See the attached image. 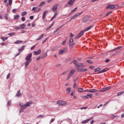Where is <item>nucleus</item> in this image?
Returning <instances> with one entry per match:
<instances>
[{
  "mask_svg": "<svg viewBox=\"0 0 124 124\" xmlns=\"http://www.w3.org/2000/svg\"><path fill=\"white\" fill-rule=\"evenodd\" d=\"M21 20L23 22H25V21L26 20V18H25V17H21Z\"/></svg>",
  "mask_w": 124,
  "mask_h": 124,
  "instance_id": "nucleus-52",
  "label": "nucleus"
},
{
  "mask_svg": "<svg viewBox=\"0 0 124 124\" xmlns=\"http://www.w3.org/2000/svg\"><path fill=\"white\" fill-rule=\"evenodd\" d=\"M12 4V0H9V5Z\"/></svg>",
  "mask_w": 124,
  "mask_h": 124,
  "instance_id": "nucleus-48",
  "label": "nucleus"
},
{
  "mask_svg": "<svg viewBox=\"0 0 124 124\" xmlns=\"http://www.w3.org/2000/svg\"><path fill=\"white\" fill-rule=\"evenodd\" d=\"M97 91L96 89H89V93H96Z\"/></svg>",
  "mask_w": 124,
  "mask_h": 124,
  "instance_id": "nucleus-19",
  "label": "nucleus"
},
{
  "mask_svg": "<svg viewBox=\"0 0 124 124\" xmlns=\"http://www.w3.org/2000/svg\"><path fill=\"white\" fill-rule=\"evenodd\" d=\"M15 32H11L8 34V35H10V36H13L14 34H15Z\"/></svg>",
  "mask_w": 124,
  "mask_h": 124,
  "instance_id": "nucleus-31",
  "label": "nucleus"
},
{
  "mask_svg": "<svg viewBox=\"0 0 124 124\" xmlns=\"http://www.w3.org/2000/svg\"><path fill=\"white\" fill-rule=\"evenodd\" d=\"M30 19H31V20H32V19H33V16H31L30 17Z\"/></svg>",
  "mask_w": 124,
  "mask_h": 124,
  "instance_id": "nucleus-63",
  "label": "nucleus"
},
{
  "mask_svg": "<svg viewBox=\"0 0 124 124\" xmlns=\"http://www.w3.org/2000/svg\"><path fill=\"white\" fill-rule=\"evenodd\" d=\"M25 49V46H23L20 48L18 49L19 52H22V50H24Z\"/></svg>",
  "mask_w": 124,
  "mask_h": 124,
  "instance_id": "nucleus-26",
  "label": "nucleus"
},
{
  "mask_svg": "<svg viewBox=\"0 0 124 124\" xmlns=\"http://www.w3.org/2000/svg\"><path fill=\"white\" fill-rule=\"evenodd\" d=\"M87 62L88 63H93V61H92V60H87Z\"/></svg>",
  "mask_w": 124,
  "mask_h": 124,
  "instance_id": "nucleus-49",
  "label": "nucleus"
},
{
  "mask_svg": "<svg viewBox=\"0 0 124 124\" xmlns=\"http://www.w3.org/2000/svg\"><path fill=\"white\" fill-rule=\"evenodd\" d=\"M20 43H23V41L17 40L15 42V44H19Z\"/></svg>",
  "mask_w": 124,
  "mask_h": 124,
  "instance_id": "nucleus-22",
  "label": "nucleus"
},
{
  "mask_svg": "<svg viewBox=\"0 0 124 124\" xmlns=\"http://www.w3.org/2000/svg\"><path fill=\"white\" fill-rule=\"evenodd\" d=\"M20 110H19V113H22L23 112H24V108H20Z\"/></svg>",
  "mask_w": 124,
  "mask_h": 124,
  "instance_id": "nucleus-50",
  "label": "nucleus"
},
{
  "mask_svg": "<svg viewBox=\"0 0 124 124\" xmlns=\"http://www.w3.org/2000/svg\"><path fill=\"white\" fill-rule=\"evenodd\" d=\"M51 28H52V26H49V27H47V28L46 29V31H49V30Z\"/></svg>",
  "mask_w": 124,
  "mask_h": 124,
  "instance_id": "nucleus-58",
  "label": "nucleus"
},
{
  "mask_svg": "<svg viewBox=\"0 0 124 124\" xmlns=\"http://www.w3.org/2000/svg\"><path fill=\"white\" fill-rule=\"evenodd\" d=\"M97 71H100V68H97L94 69L95 72H97Z\"/></svg>",
  "mask_w": 124,
  "mask_h": 124,
  "instance_id": "nucleus-36",
  "label": "nucleus"
},
{
  "mask_svg": "<svg viewBox=\"0 0 124 124\" xmlns=\"http://www.w3.org/2000/svg\"><path fill=\"white\" fill-rule=\"evenodd\" d=\"M44 36V34H42L41 36H39V37L37 39V40H40L41 38H42Z\"/></svg>",
  "mask_w": 124,
  "mask_h": 124,
  "instance_id": "nucleus-32",
  "label": "nucleus"
},
{
  "mask_svg": "<svg viewBox=\"0 0 124 124\" xmlns=\"http://www.w3.org/2000/svg\"><path fill=\"white\" fill-rule=\"evenodd\" d=\"M25 27H26V25L22 24L20 25V28L21 29H24L25 28Z\"/></svg>",
  "mask_w": 124,
  "mask_h": 124,
  "instance_id": "nucleus-35",
  "label": "nucleus"
},
{
  "mask_svg": "<svg viewBox=\"0 0 124 124\" xmlns=\"http://www.w3.org/2000/svg\"><path fill=\"white\" fill-rule=\"evenodd\" d=\"M22 16H24L25 15H27V12H23L21 14Z\"/></svg>",
  "mask_w": 124,
  "mask_h": 124,
  "instance_id": "nucleus-38",
  "label": "nucleus"
},
{
  "mask_svg": "<svg viewBox=\"0 0 124 124\" xmlns=\"http://www.w3.org/2000/svg\"><path fill=\"white\" fill-rule=\"evenodd\" d=\"M75 93V91H72L71 92V95L72 96H73V95H74V94Z\"/></svg>",
  "mask_w": 124,
  "mask_h": 124,
  "instance_id": "nucleus-40",
  "label": "nucleus"
},
{
  "mask_svg": "<svg viewBox=\"0 0 124 124\" xmlns=\"http://www.w3.org/2000/svg\"><path fill=\"white\" fill-rule=\"evenodd\" d=\"M35 47H36V45H35V46H32V47L31 48V50H33V49H34V48H35Z\"/></svg>",
  "mask_w": 124,
  "mask_h": 124,
  "instance_id": "nucleus-53",
  "label": "nucleus"
},
{
  "mask_svg": "<svg viewBox=\"0 0 124 124\" xmlns=\"http://www.w3.org/2000/svg\"><path fill=\"white\" fill-rule=\"evenodd\" d=\"M108 70V69H103L102 70L100 71L99 73H98V74H99L100 73H103V72H106V71H107Z\"/></svg>",
  "mask_w": 124,
  "mask_h": 124,
  "instance_id": "nucleus-20",
  "label": "nucleus"
},
{
  "mask_svg": "<svg viewBox=\"0 0 124 124\" xmlns=\"http://www.w3.org/2000/svg\"><path fill=\"white\" fill-rule=\"evenodd\" d=\"M48 12L47 11H45L43 14V16H42V19L43 20H44L45 19V16H46V13Z\"/></svg>",
  "mask_w": 124,
  "mask_h": 124,
  "instance_id": "nucleus-17",
  "label": "nucleus"
},
{
  "mask_svg": "<svg viewBox=\"0 0 124 124\" xmlns=\"http://www.w3.org/2000/svg\"><path fill=\"white\" fill-rule=\"evenodd\" d=\"M11 105V101L9 100L8 101L7 105L8 106H10Z\"/></svg>",
  "mask_w": 124,
  "mask_h": 124,
  "instance_id": "nucleus-43",
  "label": "nucleus"
},
{
  "mask_svg": "<svg viewBox=\"0 0 124 124\" xmlns=\"http://www.w3.org/2000/svg\"><path fill=\"white\" fill-rule=\"evenodd\" d=\"M10 78V73H9L7 76V79H9Z\"/></svg>",
  "mask_w": 124,
  "mask_h": 124,
  "instance_id": "nucleus-54",
  "label": "nucleus"
},
{
  "mask_svg": "<svg viewBox=\"0 0 124 124\" xmlns=\"http://www.w3.org/2000/svg\"><path fill=\"white\" fill-rule=\"evenodd\" d=\"M59 55H62V54H63V53L64 52L62 49H61L59 51Z\"/></svg>",
  "mask_w": 124,
  "mask_h": 124,
  "instance_id": "nucleus-33",
  "label": "nucleus"
},
{
  "mask_svg": "<svg viewBox=\"0 0 124 124\" xmlns=\"http://www.w3.org/2000/svg\"><path fill=\"white\" fill-rule=\"evenodd\" d=\"M108 8H110V9H114V8H115V5H110L108 4L107 6V9H108Z\"/></svg>",
  "mask_w": 124,
  "mask_h": 124,
  "instance_id": "nucleus-12",
  "label": "nucleus"
},
{
  "mask_svg": "<svg viewBox=\"0 0 124 124\" xmlns=\"http://www.w3.org/2000/svg\"><path fill=\"white\" fill-rule=\"evenodd\" d=\"M55 121V118H52L49 122V124H51L52 123H54Z\"/></svg>",
  "mask_w": 124,
  "mask_h": 124,
  "instance_id": "nucleus-37",
  "label": "nucleus"
},
{
  "mask_svg": "<svg viewBox=\"0 0 124 124\" xmlns=\"http://www.w3.org/2000/svg\"><path fill=\"white\" fill-rule=\"evenodd\" d=\"M37 8V7H33L32 9V11H35Z\"/></svg>",
  "mask_w": 124,
  "mask_h": 124,
  "instance_id": "nucleus-47",
  "label": "nucleus"
},
{
  "mask_svg": "<svg viewBox=\"0 0 124 124\" xmlns=\"http://www.w3.org/2000/svg\"><path fill=\"white\" fill-rule=\"evenodd\" d=\"M74 89H77V86L76 85V82H74V84L73 85Z\"/></svg>",
  "mask_w": 124,
  "mask_h": 124,
  "instance_id": "nucleus-41",
  "label": "nucleus"
},
{
  "mask_svg": "<svg viewBox=\"0 0 124 124\" xmlns=\"http://www.w3.org/2000/svg\"><path fill=\"white\" fill-rule=\"evenodd\" d=\"M40 53H41V49H39L37 51H34L33 54L34 55H39Z\"/></svg>",
  "mask_w": 124,
  "mask_h": 124,
  "instance_id": "nucleus-14",
  "label": "nucleus"
},
{
  "mask_svg": "<svg viewBox=\"0 0 124 124\" xmlns=\"http://www.w3.org/2000/svg\"><path fill=\"white\" fill-rule=\"evenodd\" d=\"M67 73V72L65 71L63 72L62 74H61V75H64V74H66Z\"/></svg>",
  "mask_w": 124,
  "mask_h": 124,
  "instance_id": "nucleus-60",
  "label": "nucleus"
},
{
  "mask_svg": "<svg viewBox=\"0 0 124 124\" xmlns=\"http://www.w3.org/2000/svg\"><path fill=\"white\" fill-rule=\"evenodd\" d=\"M1 40H2L3 42H4L5 40H7L8 39V37H1Z\"/></svg>",
  "mask_w": 124,
  "mask_h": 124,
  "instance_id": "nucleus-25",
  "label": "nucleus"
},
{
  "mask_svg": "<svg viewBox=\"0 0 124 124\" xmlns=\"http://www.w3.org/2000/svg\"><path fill=\"white\" fill-rule=\"evenodd\" d=\"M75 73V70L72 69L69 73L68 75V78H70L71 76H72L73 74H74Z\"/></svg>",
  "mask_w": 124,
  "mask_h": 124,
  "instance_id": "nucleus-10",
  "label": "nucleus"
},
{
  "mask_svg": "<svg viewBox=\"0 0 124 124\" xmlns=\"http://www.w3.org/2000/svg\"><path fill=\"white\" fill-rule=\"evenodd\" d=\"M4 19H5V20H8V17L7 16V14H6V16H4Z\"/></svg>",
  "mask_w": 124,
  "mask_h": 124,
  "instance_id": "nucleus-57",
  "label": "nucleus"
},
{
  "mask_svg": "<svg viewBox=\"0 0 124 124\" xmlns=\"http://www.w3.org/2000/svg\"><path fill=\"white\" fill-rule=\"evenodd\" d=\"M31 104H32V102L29 101L27 102L26 104H25V105H23V106H22V107H21L20 108L25 109V108H27V107H30V106H31Z\"/></svg>",
  "mask_w": 124,
  "mask_h": 124,
  "instance_id": "nucleus-3",
  "label": "nucleus"
},
{
  "mask_svg": "<svg viewBox=\"0 0 124 124\" xmlns=\"http://www.w3.org/2000/svg\"><path fill=\"white\" fill-rule=\"evenodd\" d=\"M75 65L78 67V68H79V67H85V65H83L82 63H79V64H78V62L77 60H75L73 62Z\"/></svg>",
  "mask_w": 124,
  "mask_h": 124,
  "instance_id": "nucleus-2",
  "label": "nucleus"
},
{
  "mask_svg": "<svg viewBox=\"0 0 124 124\" xmlns=\"http://www.w3.org/2000/svg\"><path fill=\"white\" fill-rule=\"evenodd\" d=\"M19 106H21V107H22V106H23V103H19Z\"/></svg>",
  "mask_w": 124,
  "mask_h": 124,
  "instance_id": "nucleus-62",
  "label": "nucleus"
},
{
  "mask_svg": "<svg viewBox=\"0 0 124 124\" xmlns=\"http://www.w3.org/2000/svg\"><path fill=\"white\" fill-rule=\"evenodd\" d=\"M87 95H88V97H90V98H93V95L91 93H89Z\"/></svg>",
  "mask_w": 124,
  "mask_h": 124,
  "instance_id": "nucleus-39",
  "label": "nucleus"
},
{
  "mask_svg": "<svg viewBox=\"0 0 124 124\" xmlns=\"http://www.w3.org/2000/svg\"><path fill=\"white\" fill-rule=\"evenodd\" d=\"M89 19H90V17L89 16L83 17L82 19L83 23H87V22L89 21Z\"/></svg>",
  "mask_w": 124,
  "mask_h": 124,
  "instance_id": "nucleus-8",
  "label": "nucleus"
},
{
  "mask_svg": "<svg viewBox=\"0 0 124 124\" xmlns=\"http://www.w3.org/2000/svg\"><path fill=\"white\" fill-rule=\"evenodd\" d=\"M124 91H122L117 93V95L118 96H120V95H122V94H124Z\"/></svg>",
  "mask_w": 124,
  "mask_h": 124,
  "instance_id": "nucleus-23",
  "label": "nucleus"
},
{
  "mask_svg": "<svg viewBox=\"0 0 124 124\" xmlns=\"http://www.w3.org/2000/svg\"><path fill=\"white\" fill-rule=\"evenodd\" d=\"M84 91V89L82 88H78V92L79 93H82V92H83Z\"/></svg>",
  "mask_w": 124,
  "mask_h": 124,
  "instance_id": "nucleus-34",
  "label": "nucleus"
},
{
  "mask_svg": "<svg viewBox=\"0 0 124 124\" xmlns=\"http://www.w3.org/2000/svg\"><path fill=\"white\" fill-rule=\"evenodd\" d=\"M110 89H111V86H108L106 88L101 89L100 90V92L103 93V92H106V91H108V90H110Z\"/></svg>",
  "mask_w": 124,
  "mask_h": 124,
  "instance_id": "nucleus-7",
  "label": "nucleus"
},
{
  "mask_svg": "<svg viewBox=\"0 0 124 124\" xmlns=\"http://www.w3.org/2000/svg\"><path fill=\"white\" fill-rule=\"evenodd\" d=\"M58 6H59V4H54L52 8V11L53 12H57V10L58 9Z\"/></svg>",
  "mask_w": 124,
  "mask_h": 124,
  "instance_id": "nucleus-6",
  "label": "nucleus"
},
{
  "mask_svg": "<svg viewBox=\"0 0 124 124\" xmlns=\"http://www.w3.org/2000/svg\"><path fill=\"white\" fill-rule=\"evenodd\" d=\"M93 25H91L88 27L87 28L85 29V31H90V30H91V29L93 28Z\"/></svg>",
  "mask_w": 124,
  "mask_h": 124,
  "instance_id": "nucleus-18",
  "label": "nucleus"
},
{
  "mask_svg": "<svg viewBox=\"0 0 124 124\" xmlns=\"http://www.w3.org/2000/svg\"><path fill=\"white\" fill-rule=\"evenodd\" d=\"M19 15H15L14 18L15 20H17V19H19Z\"/></svg>",
  "mask_w": 124,
  "mask_h": 124,
  "instance_id": "nucleus-28",
  "label": "nucleus"
},
{
  "mask_svg": "<svg viewBox=\"0 0 124 124\" xmlns=\"http://www.w3.org/2000/svg\"><path fill=\"white\" fill-rule=\"evenodd\" d=\"M70 92H71V88L70 87H69L66 89V92L67 93H70Z\"/></svg>",
  "mask_w": 124,
  "mask_h": 124,
  "instance_id": "nucleus-27",
  "label": "nucleus"
},
{
  "mask_svg": "<svg viewBox=\"0 0 124 124\" xmlns=\"http://www.w3.org/2000/svg\"><path fill=\"white\" fill-rule=\"evenodd\" d=\"M45 3L44 2H42L40 4H39V6H43V5H44Z\"/></svg>",
  "mask_w": 124,
  "mask_h": 124,
  "instance_id": "nucleus-46",
  "label": "nucleus"
},
{
  "mask_svg": "<svg viewBox=\"0 0 124 124\" xmlns=\"http://www.w3.org/2000/svg\"><path fill=\"white\" fill-rule=\"evenodd\" d=\"M75 1V0H70L67 3V5H69V6H72Z\"/></svg>",
  "mask_w": 124,
  "mask_h": 124,
  "instance_id": "nucleus-11",
  "label": "nucleus"
},
{
  "mask_svg": "<svg viewBox=\"0 0 124 124\" xmlns=\"http://www.w3.org/2000/svg\"><path fill=\"white\" fill-rule=\"evenodd\" d=\"M74 42H73V39L72 38L69 39V46H73V44Z\"/></svg>",
  "mask_w": 124,
  "mask_h": 124,
  "instance_id": "nucleus-15",
  "label": "nucleus"
},
{
  "mask_svg": "<svg viewBox=\"0 0 124 124\" xmlns=\"http://www.w3.org/2000/svg\"><path fill=\"white\" fill-rule=\"evenodd\" d=\"M32 56V54L31 53H29L27 55V56L25 58V60L26 61V62H25V66L27 67L28 65H29L31 62V57Z\"/></svg>",
  "mask_w": 124,
  "mask_h": 124,
  "instance_id": "nucleus-1",
  "label": "nucleus"
},
{
  "mask_svg": "<svg viewBox=\"0 0 124 124\" xmlns=\"http://www.w3.org/2000/svg\"><path fill=\"white\" fill-rule=\"evenodd\" d=\"M84 34V31H82L80 32V33L76 37V38L77 39L78 38H80L82 35Z\"/></svg>",
  "mask_w": 124,
  "mask_h": 124,
  "instance_id": "nucleus-9",
  "label": "nucleus"
},
{
  "mask_svg": "<svg viewBox=\"0 0 124 124\" xmlns=\"http://www.w3.org/2000/svg\"><path fill=\"white\" fill-rule=\"evenodd\" d=\"M40 10H41V9L38 8V10H36L35 11H34V12L35 13H36V12H39V11H40Z\"/></svg>",
  "mask_w": 124,
  "mask_h": 124,
  "instance_id": "nucleus-42",
  "label": "nucleus"
},
{
  "mask_svg": "<svg viewBox=\"0 0 124 124\" xmlns=\"http://www.w3.org/2000/svg\"><path fill=\"white\" fill-rule=\"evenodd\" d=\"M37 118H39V119H43V118H44V116H43V115H40L37 116Z\"/></svg>",
  "mask_w": 124,
  "mask_h": 124,
  "instance_id": "nucleus-30",
  "label": "nucleus"
},
{
  "mask_svg": "<svg viewBox=\"0 0 124 124\" xmlns=\"http://www.w3.org/2000/svg\"><path fill=\"white\" fill-rule=\"evenodd\" d=\"M15 30H20L21 28L18 27V26H16L15 28Z\"/></svg>",
  "mask_w": 124,
  "mask_h": 124,
  "instance_id": "nucleus-56",
  "label": "nucleus"
},
{
  "mask_svg": "<svg viewBox=\"0 0 124 124\" xmlns=\"http://www.w3.org/2000/svg\"><path fill=\"white\" fill-rule=\"evenodd\" d=\"M62 50L64 53H65V52H67V51H68V48L67 47H65Z\"/></svg>",
  "mask_w": 124,
  "mask_h": 124,
  "instance_id": "nucleus-29",
  "label": "nucleus"
},
{
  "mask_svg": "<svg viewBox=\"0 0 124 124\" xmlns=\"http://www.w3.org/2000/svg\"><path fill=\"white\" fill-rule=\"evenodd\" d=\"M70 36L71 37H73V36H74L73 34H72V33H71L70 34Z\"/></svg>",
  "mask_w": 124,
  "mask_h": 124,
  "instance_id": "nucleus-64",
  "label": "nucleus"
},
{
  "mask_svg": "<svg viewBox=\"0 0 124 124\" xmlns=\"http://www.w3.org/2000/svg\"><path fill=\"white\" fill-rule=\"evenodd\" d=\"M111 13H112V12H111V11L108 12V13L107 14V15H106V16H108V15H110V14H111Z\"/></svg>",
  "mask_w": 124,
  "mask_h": 124,
  "instance_id": "nucleus-55",
  "label": "nucleus"
},
{
  "mask_svg": "<svg viewBox=\"0 0 124 124\" xmlns=\"http://www.w3.org/2000/svg\"><path fill=\"white\" fill-rule=\"evenodd\" d=\"M76 10H77V7H76L73 10H72L71 12H75V11H76Z\"/></svg>",
  "mask_w": 124,
  "mask_h": 124,
  "instance_id": "nucleus-51",
  "label": "nucleus"
},
{
  "mask_svg": "<svg viewBox=\"0 0 124 124\" xmlns=\"http://www.w3.org/2000/svg\"><path fill=\"white\" fill-rule=\"evenodd\" d=\"M12 12H13V13H15V12H16V9H13Z\"/></svg>",
  "mask_w": 124,
  "mask_h": 124,
  "instance_id": "nucleus-61",
  "label": "nucleus"
},
{
  "mask_svg": "<svg viewBox=\"0 0 124 124\" xmlns=\"http://www.w3.org/2000/svg\"><path fill=\"white\" fill-rule=\"evenodd\" d=\"M88 108V107H82V108H80V109L81 110H83V109H84L85 110H86V109H87Z\"/></svg>",
  "mask_w": 124,
  "mask_h": 124,
  "instance_id": "nucleus-44",
  "label": "nucleus"
},
{
  "mask_svg": "<svg viewBox=\"0 0 124 124\" xmlns=\"http://www.w3.org/2000/svg\"><path fill=\"white\" fill-rule=\"evenodd\" d=\"M21 92H20V91H18L16 94V96H17V97H20V96L21 95Z\"/></svg>",
  "mask_w": 124,
  "mask_h": 124,
  "instance_id": "nucleus-24",
  "label": "nucleus"
},
{
  "mask_svg": "<svg viewBox=\"0 0 124 124\" xmlns=\"http://www.w3.org/2000/svg\"><path fill=\"white\" fill-rule=\"evenodd\" d=\"M84 93H90V89L89 90H88V89H86L85 90H84Z\"/></svg>",
  "mask_w": 124,
  "mask_h": 124,
  "instance_id": "nucleus-59",
  "label": "nucleus"
},
{
  "mask_svg": "<svg viewBox=\"0 0 124 124\" xmlns=\"http://www.w3.org/2000/svg\"><path fill=\"white\" fill-rule=\"evenodd\" d=\"M47 52H46L43 54V58H46V57H47Z\"/></svg>",
  "mask_w": 124,
  "mask_h": 124,
  "instance_id": "nucleus-45",
  "label": "nucleus"
},
{
  "mask_svg": "<svg viewBox=\"0 0 124 124\" xmlns=\"http://www.w3.org/2000/svg\"><path fill=\"white\" fill-rule=\"evenodd\" d=\"M87 70H88V69H84V68H82L80 70V69L78 68V71L79 72H84V71H87Z\"/></svg>",
  "mask_w": 124,
  "mask_h": 124,
  "instance_id": "nucleus-16",
  "label": "nucleus"
},
{
  "mask_svg": "<svg viewBox=\"0 0 124 124\" xmlns=\"http://www.w3.org/2000/svg\"><path fill=\"white\" fill-rule=\"evenodd\" d=\"M92 119H93V117H90L89 119L85 120L82 122V124H87L88 122H90V121H92Z\"/></svg>",
  "mask_w": 124,
  "mask_h": 124,
  "instance_id": "nucleus-13",
  "label": "nucleus"
},
{
  "mask_svg": "<svg viewBox=\"0 0 124 124\" xmlns=\"http://www.w3.org/2000/svg\"><path fill=\"white\" fill-rule=\"evenodd\" d=\"M63 27V25L59 27H58L56 30L54 31V32H57V31H61V29H62V27Z\"/></svg>",
  "mask_w": 124,
  "mask_h": 124,
  "instance_id": "nucleus-21",
  "label": "nucleus"
},
{
  "mask_svg": "<svg viewBox=\"0 0 124 124\" xmlns=\"http://www.w3.org/2000/svg\"><path fill=\"white\" fill-rule=\"evenodd\" d=\"M57 104L59 105V106H64V105H66V102L64 101L59 100L57 101Z\"/></svg>",
  "mask_w": 124,
  "mask_h": 124,
  "instance_id": "nucleus-4",
  "label": "nucleus"
},
{
  "mask_svg": "<svg viewBox=\"0 0 124 124\" xmlns=\"http://www.w3.org/2000/svg\"><path fill=\"white\" fill-rule=\"evenodd\" d=\"M83 14V12H80V13H78L76 14V15H75L74 16H73L70 19V20L69 21V22H70V21H72V20H73V19H75L77 18V17H78V16H80V15H81V14Z\"/></svg>",
  "mask_w": 124,
  "mask_h": 124,
  "instance_id": "nucleus-5",
  "label": "nucleus"
}]
</instances>
